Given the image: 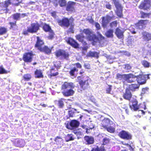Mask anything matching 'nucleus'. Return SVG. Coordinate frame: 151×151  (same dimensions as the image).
Masks as SVG:
<instances>
[{
  "mask_svg": "<svg viewBox=\"0 0 151 151\" xmlns=\"http://www.w3.org/2000/svg\"><path fill=\"white\" fill-rule=\"evenodd\" d=\"M52 47H49L47 45H44L40 51L47 55H50L52 53Z\"/></svg>",
  "mask_w": 151,
  "mask_h": 151,
  "instance_id": "4be33fe9",
  "label": "nucleus"
},
{
  "mask_svg": "<svg viewBox=\"0 0 151 151\" xmlns=\"http://www.w3.org/2000/svg\"><path fill=\"white\" fill-rule=\"evenodd\" d=\"M86 39L89 41H92L93 43H96L98 41V38L95 34L92 33L91 34L86 37Z\"/></svg>",
  "mask_w": 151,
  "mask_h": 151,
  "instance_id": "412c9836",
  "label": "nucleus"
},
{
  "mask_svg": "<svg viewBox=\"0 0 151 151\" xmlns=\"http://www.w3.org/2000/svg\"><path fill=\"white\" fill-rule=\"evenodd\" d=\"M110 125V121L108 119L103 120L101 123V126L102 129H105Z\"/></svg>",
  "mask_w": 151,
  "mask_h": 151,
  "instance_id": "a878e982",
  "label": "nucleus"
},
{
  "mask_svg": "<svg viewBox=\"0 0 151 151\" xmlns=\"http://www.w3.org/2000/svg\"><path fill=\"white\" fill-rule=\"evenodd\" d=\"M69 124L72 128H73L78 127L79 122L76 120H73L70 121Z\"/></svg>",
  "mask_w": 151,
  "mask_h": 151,
  "instance_id": "c756f323",
  "label": "nucleus"
},
{
  "mask_svg": "<svg viewBox=\"0 0 151 151\" xmlns=\"http://www.w3.org/2000/svg\"><path fill=\"white\" fill-rule=\"evenodd\" d=\"M7 29L6 28L4 27H0V35H3L6 33Z\"/></svg>",
  "mask_w": 151,
  "mask_h": 151,
  "instance_id": "ea45409f",
  "label": "nucleus"
},
{
  "mask_svg": "<svg viewBox=\"0 0 151 151\" xmlns=\"http://www.w3.org/2000/svg\"><path fill=\"white\" fill-rule=\"evenodd\" d=\"M108 87L106 89V91L107 93L110 94L112 86L111 85H108Z\"/></svg>",
  "mask_w": 151,
  "mask_h": 151,
  "instance_id": "6e6d98bb",
  "label": "nucleus"
},
{
  "mask_svg": "<svg viewBox=\"0 0 151 151\" xmlns=\"http://www.w3.org/2000/svg\"><path fill=\"white\" fill-rule=\"evenodd\" d=\"M84 140L87 142V144L90 145L94 142V139L93 137L88 136L84 137Z\"/></svg>",
  "mask_w": 151,
  "mask_h": 151,
  "instance_id": "bb28decb",
  "label": "nucleus"
},
{
  "mask_svg": "<svg viewBox=\"0 0 151 151\" xmlns=\"http://www.w3.org/2000/svg\"><path fill=\"white\" fill-rule=\"evenodd\" d=\"M55 55L57 58L65 59H68L69 56L68 51L61 49L56 50L55 52Z\"/></svg>",
  "mask_w": 151,
  "mask_h": 151,
  "instance_id": "0eeeda50",
  "label": "nucleus"
},
{
  "mask_svg": "<svg viewBox=\"0 0 151 151\" xmlns=\"http://www.w3.org/2000/svg\"><path fill=\"white\" fill-rule=\"evenodd\" d=\"M75 37L76 39L79 42L82 43H83V42H85L84 40L85 38V37L84 36L81 35L80 34H78L76 35L75 36Z\"/></svg>",
  "mask_w": 151,
  "mask_h": 151,
  "instance_id": "c9c22d12",
  "label": "nucleus"
},
{
  "mask_svg": "<svg viewBox=\"0 0 151 151\" xmlns=\"http://www.w3.org/2000/svg\"><path fill=\"white\" fill-rule=\"evenodd\" d=\"M51 16L54 18L56 17V12H53L51 13Z\"/></svg>",
  "mask_w": 151,
  "mask_h": 151,
  "instance_id": "69168bd1",
  "label": "nucleus"
},
{
  "mask_svg": "<svg viewBox=\"0 0 151 151\" xmlns=\"http://www.w3.org/2000/svg\"><path fill=\"white\" fill-rule=\"evenodd\" d=\"M148 88H143L142 91V94H144L147 93L148 92Z\"/></svg>",
  "mask_w": 151,
  "mask_h": 151,
  "instance_id": "13d9d810",
  "label": "nucleus"
},
{
  "mask_svg": "<svg viewBox=\"0 0 151 151\" xmlns=\"http://www.w3.org/2000/svg\"><path fill=\"white\" fill-rule=\"evenodd\" d=\"M132 96V94L129 89L126 88L125 93L123 94V97L124 99L129 101H130Z\"/></svg>",
  "mask_w": 151,
  "mask_h": 151,
  "instance_id": "5701e85b",
  "label": "nucleus"
},
{
  "mask_svg": "<svg viewBox=\"0 0 151 151\" xmlns=\"http://www.w3.org/2000/svg\"><path fill=\"white\" fill-rule=\"evenodd\" d=\"M142 64L145 68H148L150 66V63L146 60H143Z\"/></svg>",
  "mask_w": 151,
  "mask_h": 151,
  "instance_id": "a18cd8bd",
  "label": "nucleus"
},
{
  "mask_svg": "<svg viewBox=\"0 0 151 151\" xmlns=\"http://www.w3.org/2000/svg\"><path fill=\"white\" fill-rule=\"evenodd\" d=\"M76 4V2L72 1H69L66 6V10L68 12H72L75 11L74 6Z\"/></svg>",
  "mask_w": 151,
  "mask_h": 151,
  "instance_id": "f3484780",
  "label": "nucleus"
},
{
  "mask_svg": "<svg viewBox=\"0 0 151 151\" xmlns=\"http://www.w3.org/2000/svg\"><path fill=\"white\" fill-rule=\"evenodd\" d=\"M98 36L97 37L98 38V40H105V37H104L102 36V35L100 34L99 32L97 33Z\"/></svg>",
  "mask_w": 151,
  "mask_h": 151,
  "instance_id": "864d4df0",
  "label": "nucleus"
},
{
  "mask_svg": "<svg viewBox=\"0 0 151 151\" xmlns=\"http://www.w3.org/2000/svg\"><path fill=\"white\" fill-rule=\"evenodd\" d=\"M84 77H85L83 76H79L77 77L78 83L81 88V89H78V91L79 92L85 90L89 87L91 82L90 79L88 77L86 76L85 77V79L84 80Z\"/></svg>",
  "mask_w": 151,
  "mask_h": 151,
  "instance_id": "f03ea898",
  "label": "nucleus"
},
{
  "mask_svg": "<svg viewBox=\"0 0 151 151\" xmlns=\"http://www.w3.org/2000/svg\"><path fill=\"white\" fill-rule=\"evenodd\" d=\"M139 85L138 84H132L129 85L128 86V88H127L129 89V90L131 91H135L137 89H138Z\"/></svg>",
  "mask_w": 151,
  "mask_h": 151,
  "instance_id": "cd10ccee",
  "label": "nucleus"
},
{
  "mask_svg": "<svg viewBox=\"0 0 151 151\" xmlns=\"http://www.w3.org/2000/svg\"><path fill=\"white\" fill-rule=\"evenodd\" d=\"M138 111L141 112L142 115H144L145 114V112L143 110H139Z\"/></svg>",
  "mask_w": 151,
  "mask_h": 151,
  "instance_id": "774afa93",
  "label": "nucleus"
},
{
  "mask_svg": "<svg viewBox=\"0 0 151 151\" xmlns=\"http://www.w3.org/2000/svg\"><path fill=\"white\" fill-rule=\"evenodd\" d=\"M67 43L73 47L77 49L79 48V44L75 40L71 37H69L66 40Z\"/></svg>",
  "mask_w": 151,
  "mask_h": 151,
  "instance_id": "dca6fc26",
  "label": "nucleus"
},
{
  "mask_svg": "<svg viewBox=\"0 0 151 151\" xmlns=\"http://www.w3.org/2000/svg\"><path fill=\"white\" fill-rule=\"evenodd\" d=\"M112 1L116 8L115 12L116 15L119 18H122L123 17V8L121 5L119 3L118 0H112Z\"/></svg>",
  "mask_w": 151,
  "mask_h": 151,
  "instance_id": "6e6552de",
  "label": "nucleus"
},
{
  "mask_svg": "<svg viewBox=\"0 0 151 151\" xmlns=\"http://www.w3.org/2000/svg\"><path fill=\"white\" fill-rule=\"evenodd\" d=\"M59 3L61 7H63L66 6V1L65 0H59Z\"/></svg>",
  "mask_w": 151,
  "mask_h": 151,
  "instance_id": "09e8293b",
  "label": "nucleus"
},
{
  "mask_svg": "<svg viewBox=\"0 0 151 151\" xmlns=\"http://www.w3.org/2000/svg\"><path fill=\"white\" fill-rule=\"evenodd\" d=\"M142 37L144 41H149L151 40V33L145 31H143L142 33Z\"/></svg>",
  "mask_w": 151,
  "mask_h": 151,
  "instance_id": "aec40b11",
  "label": "nucleus"
},
{
  "mask_svg": "<svg viewBox=\"0 0 151 151\" xmlns=\"http://www.w3.org/2000/svg\"><path fill=\"white\" fill-rule=\"evenodd\" d=\"M102 147L101 148L98 146L95 145V147L92 149L91 151H102Z\"/></svg>",
  "mask_w": 151,
  "mask_h": 151,
  "instance_id": "8fccbe9b",
  "label": "nucleus"
},
{
  "mask_svg": "<svg viewBox=\"0 0 151 151\" xmlns=\"http://www.w3.org/2000/svg\"><path fill=\"white\" fill-rule=\"evenodd\" d=\"M70 27L69 28V29L68 32L69 33H73L74 32V30L73 29V27L74 26V24L73 22V24H70Z\"/></svg>",
  "mask_w": 151,
  "mask_h": 151,
  "instance_id": "5fc2aeb1",
  "label": "nucleus"
},
{
  "mask_svg": "<svg viewBox=\"0 0 151 151\" xmlns=\"http://www.w3.org/2000/svg\"><path fill=\"white\" fill-rule=\"evenodd\" d=\"M131 68L132 67L129 64H126L125 65L124 69L125 70H130Z\"/></svg>",
  "mask_w": 151,
  "mask_h": 151,
  "instance_id": "bf43d9fd",
  "label": "nucleus"
},
{
  "mask_svg": "<svg viewBox=\"0 0 151 151\" xmlns=\"http://www.w3.org/2000/svg\"><path fill=\"white\" fill-rule=\"evenodd\" d=\"M110 140V139L106 137L104 138L102 140V145H107L109 143Z\"/></svg>",
  "mask_w": 151,
  "mask_h": 151,
  "instance_id": "79ce46f5",
  "label": "nucleus"
},
{
  "mask_svg": "<svg viewBox=\"0 0 151 151\" xmlns=\"http://www.w3.org/2000/svg\"><path fill=\"white\" fill-rule=\"evenodd\" d=\"M132 105L130 106V107L132 110L137 111L141 109L138 105V101L136 99H133L131 100Z\"/></svg>",
  "mask_w": 151,
  "mask_h": 151,
  "instance_id": "6ab92c4d",
  "label": "nucleus"
},
{
  "mask_svg": "<svg viewBox=\"0 0 151 151\" xmlns=\"http://www.w3.org/2000/svg\"><path fill=\"white\" fill-rule=\"evenodd\" d=\"M113 30L112 29H109L105 33V36L108 38H112L114 37Z\"/></svg>",
  "mask_w": 151,
  "mask_h": 151,
  "instance_id": "72a5a7b5",
  "label": "nucleus"
},
{
  "mask_svg": "<svg viewBox=\"0 0 151 151\" xmlns=\"http://www.w3.org/2000/svg\"><path fill=\"white\" fill-rule=\"evenodd\" d=\"M8 73V71L4 68L2 65L0 66V74H6Z\"/></svg>",
  "mask_w": 151,
  "mask_h": 151,
  "instance_id": "3c124183",
  "label": "nucleus"
},
{
  "mask_svg": "<svg viewBox=\"0 0 151 151\" xmlns=\"http://www.w3.org/2000/svg\"><path fill=\"white\" fill-rule=\"evenodd\" d=\"M75 86L73 83L65 82L61 87V93L65 97H68L73 95L75 91L73 90Z\"/></svg>",
  "mask_w": 151,
  "mask_h": 151,
  "instance_id": "f257e3e1",
  "label": "nucleus"
},
{
  "mask_svg": "<svg viewBox=\"0 0 151 151\" xmlns=\"http://www.w3.org/2000/svg\"><path fill=\"white\" fill-rule=\"evenodd\" d=\"M149 23L148 20H140L135 24V25L137 29H143L146 27L147 25Z\"/></svg>",
  "mask_w": 151,
  "mask_h": 151,
  "instance_id": "f8f14e48",
  "label": "nucleus"
},
{
  "mask_svg": "<svg viewBox=\"0 0 151 151\" xmlns=\"http://www.w3.org/2000/svg\"><path fill=\"white\" fill-rule=\"evenodd\" d=\"M151 7V0H144L141 3L138 8L141 9L147 10L150 9Z\"/></svg>",
  "mask_w": 151,
  "mask_h": 151,
  "instance_id": "9d476101",
  "label": "nucleus"
},
{
  "mask_svg": "<svg viewBox=\"0 0 151 151\" xmlns=\"http://www.w3.org/2000/svg\"><path fill=\"white\" fill-rule=\"evenodd\" d=\"M40 25L38 22L33 23L31 24L30 26L27 27V29L23 31L22 34L27 35L28 33H36L40 29Z\"/></svg>",
  "mask_w": 151,
  "mask_h": 151,
  "instance_id": "39448f33",
  "label": "nucleus"
},
{
  "mask_svg": "<svg viewBox=\"0 0 151 151\" xmlns=\"http://www.w3.org/2000/svg\"><path fill=\"white\" fill-rule=\"evenodd\" d=\"M117 22L116 20L114 21L110 24V26L111 28L115 27H117Z\"/></svg>",
  "mask_w": 151,
  "mask_h": 151,
  "instance_id": "603ef678",
  "label": "nucleus"
},
{
  "mask_svg": "<svg viewBox=\"0 0 151 151\" xmlns=\"http://www.w3.org/2000/svg\"><path fill=\"white\" fill-rule=\"evenodd\" d=\"M74 110H70L68 111V115L69 117H74L76 116V114L77 113H79V112H77L76 109H74Z\"/></svg>",
  "mask_w": 151,
  "mask_h": 151,
  "instance_id": "f704fd0d",
  "label": "nucleus"
},
{
  "mask_svg": "<svg viewBox=\"0 0 151 151\" xmlns=\"http://www.w3.org/2000/svg\"><path fill=\"white\" fill-rule=\"evenodd\" d=\"M84 67L87 69H90V65L89 64H85L84 65Z\"/></svg>",
  "mask_w": 151,
  "mask_h": 151,
  "instance_id": "e2e57ef3",
  "label": "nucleus"
},
{
  "mask_svg": "<svg viewBox=\"0 0 151 151\" xmlns=\"http://www.w3.org/2000/svg\"><path fill=\"white\" fill-rule=\"evenodd\" d=\"M74 138H73L72 134H68L65 138V141L68 142L69 141L73 140Z\"/></svg>",
  "mask_w": 151,
  "mask_h": 151,
  "instance_id": "de8ad7c7",
  "label": "nucleus"
},
{
  "mask_svg": "<svg viewBox=\"0 0 151 151\" xmlns=\"http://www.w3.org/2000/svg\"><path fill=\"white\" fill-rule=\"evenodd\" d=\"M133 76L132 73L122 74L118 73L116 74V78L118 80L122 81L124 82L126 81L128 83H131L135 81L134 80L131 79Z\"/></svg>",
  "mask_w": 151,
  "mask_h": 151,
  "instance_id": "20e7f679",
  "label": "nucleus"
},
{
  "mask_svg": "<svg viewBox=\"0 0 151 151\" xmlns=\"http://www.w3.org/2000/svg\"><path fill=\"white\" fill-rule=\"evenodd\" d=\"M49 34L47 37V38L49 40H52L53 38L54 37L55 33L53 32V30H52L50 31H49Z\"/></svg>",
  "mask_w": 151,
  "mask_h": 151,
  "instance_id": "c03bdc74",
  "label": "nucleus"
},
{
  "mask_svg": "<svg viewBox=\"0 0 151 151\" xmlns=\"http://www.w3.org/2000/svg\"><path fill=\"white\" fill-rule=\"evenodd\" d=\"M72 65L74 67L70 69L69 73L71 76H74L75 75V73L77 72L78 71V68L81 69L82 66L79 63H77L73 64Z\"/></svg>",
  "mask_w": 151,
  "mask_h": 151,
  "instance_id": "ddd939ff",
  "label": "nucleus"
},
{
  "mask_svg": "<svg viewBox=\"0 0 151 151\" xmlns=\"http://www.w3.org/2000/svg\"><path fill=\"white\" fill-rule=\"evenodd\" d=\"M11 4V0H6L4 2L0 3V6L3 9L2 10L4 11L5 10L6 13H7L9 10L7 8Z\"/></svg>",
  "mask_w": 151,
  "mask_h": 151,
  "instance_id": "a211bd4d",
  "label": "nucleus"
},
{
  "mask_svg": "<svg viewBox=\"0 0 151 151\" xmlns=\"http://www.w3.org/2000/svg\"><path fill=\"white\" fill-rule=\"evenodd\" d=\"M34 55L32 51L24 53L22 57V59L24 62L29 63L32 62Z\"/></svg>",
  "mask_w": 151,
  "mask_h": 151,
  "instance_id": "9b49d317",
  "label": "nucleus"
},
{
  "mask_svg": "<svg viewBox=\"0 0 151 151\" xmlns=\"http://www.w3.org/2000/svg\"><path fill=\"white\" fill-rule=\"evenodd\" d=\"M54 141L57 145H63V139L60 137H56L55 138Z\"/></svg>",
  "mask_w": 151,
  "mask_h": 151,
  "instance_id": "2f4dec72",
  "label": "nucleus"
},
{
  "mask_svg": "<svg viewBox=\"0 0 151 151\" xmlns=\"http://www.w3.org/2000/svg\"><path fill=\"white\" fill-rule=\"evenodd\" d=\"M99 53L96 52L89 51L87 54L86 56L88 57H93L96 58H99Z\"/></svg>",
  "mask_w": 151,
  "mask_h": 151,
  "instance_id": "c85d7f7f",
  "label": "nucleus"
},
{
  "mask_svg": "<svg viewBox=\"0 0 151 151\" xmlns=\"http://www.w3.org/2000/svg\"><path fill=\"white\" fill-rule=\"evenodd\" d=\"M87 20L89 23L91 24H93L94 22V21L92 17H91L90 19H88Z\"/></svg>",
  "mask_w": 151,
  "mask_h": 151,
  "instance_id": "0e129e2a",
  "label": "nucleus"
},
{
  "mask_svg": "<svg viewBox=\"0 0 151 151\" xmlns=\"http://www.w3.org/2000/svg\"><path fill=\"white\" fill-rule=\"evenodd\" d=\"M124 32L119 27H117L115 29V34L119 39H123L124 36Z\"/></svg>",
  "mask_w": 151,
  "mask_h": 151,
  "instance_id": "b1692460",
  "label": "nucleus"
},
{
  "mask_svg": "<svg viewBox=\"0 0 151 151\" xmlns=\"http://www.w3.org/2000/svg\"><path fill=\"white\" fill-rule=\"evenodd\" d=\"M118 136L121 138L126 140H130L132 139V135L128 132L122 130L119 132Z\"/></svg>",
  "mask_w": 151,
  "mask_h": 151,
  "instance_id": "2eb2a0df",
  "label": "nucleus"
},
{
  "mask_svg": "<svg viewBox=\"0 0 151 151\" xmlns=\"http://www.w3.org/2000/svg\"><path fill=\"white\" fill-rule=\"evenodd\" d=\"M64 100L65 99L63 98H61L58 100V104L59 108H62L64 106Z\"/></svg>",
  "mask_w": 151,
  "mask_h": 151,
  "instance_id": "4c0bfd02",
  "label": "nucleus"
},
{
  "mask_svg": "<svg viewBox=\"0 0 151 151\" xmlns=\"http://www.w3.org/2000/svg\"><path fill=\"white\" fill-rule=\"evenodd\" d=\"M35 77L37 78H43V75L41 71L40 70H36L35 72Z\"/></svg>",
  "mask_w": 151,
  "mask_h": 151,
  "instance_id": "473e14b6",
  "label": "nucleus"
},
{
  "mask_svg": "<svg viewBox=\"0 0 151 151\" xmlns=\"http://www.w3.org/2000/svg\"><path fill=\"white\" fill-rule=\"evenodd\" d=\"M140 17L141 18H149L150 16L151 15V13H145L142 11H140Z\"/></svg>",
  "mask_w": 151,
  "mask_h": 151,
  "instance_id": "7c9ffc66",
  "label": "nucleus"
},
{
  "mask_svg": "<svg viewBox=\"0 0 151 151\" xmlns=\"http://www.w3.org/2000/svg\"><path fill=\"white\" fill-rule=\"evenodd\" d=\"M74 19L72 17L68 18L66 17H63L61 19H59L57 20V22L58 25L62 27L68 28L70 24H73Z\"/></svg>",
  "mask_w": 151,
  "mask_h": 151,
  "instance_id": "7ed1b4c3",
  "label": "nucleus"
},
{
  "mask_svg": "<svg viewBox=\"0 0 151 151\" xmlns=\"http://www.w3.org/2000/svg\"><path fill=\"white\" fill-rule=\"evenodd\" d=\"M109 132L111 133H113L115 131V129L112 127H107L106 128L104 129Z\"/></svg>",
  "mask_w": 151,
  "mask_h": 151,
  "instance_id": "49530a36",
  "label": "nucleus"
},
{
  "mask_svg": "<svg viewBox=\"0 0 151 151\" xmlns=\"http://www.w3.org/2000/svg\"><path fill=\"white\" fill-rule=\"evenodd\" d=\"M23 78L24 81H28L31 79L32 76L30 74L27 73L24 74L23 76Z\"/></svg>",
  "mask_w": 151,
  "mask_h": 151,
  "instance_id": "58836bf2",
  "label": "nucleus"
},
{
  "mask_svg": "<svg viewBox=\"0 0 151 151\" xmlns=\"http://www.w3.org/2000/svg\"><path fill=\"white\" fill-rule=\"evenodd\" d=\"M36 38L37 40L34 45V47L40 51L45 44L44 42L39 36H37Z\"/></svg>",
  "mask_w": 151,
  "mask_h": 151,
  "instance_id": "4468645a",
  "label": "nucleus"
},
{
  "mask_svg": "<svg viewBox=\"0 0 151 151\" xmlns=\"http://www.w3.org/2000/svg\"><path fill=\"white\" fill-rule=\"evenodd\" d=\"M14 1H17L18 2L17 3L14 4L15 6H18L20 3V2L19 1V0H14Z\"/></svg>",
  "mask_w": 151,
  "mask_h": 151,
  "instance_id": "338daca9",
  "label": "nucleus"
},
{
  "mask_svg": "<svg viewBox=\"0 0 151 151\" xmlns=\"http://www.w3.org/2000/svg\"><path fill=\"white\" fill-rule=\"evenodd\" d=\"M54 69L53 68H52L51 70V73L50 75V77H51L52 76H55L58 74V72H57L55 73H52V70H54Z\"/></svg>",
  "mask_w": 151,
  "mask_h": 151,
  "instance_id": "4d7b16f0",
  "label": "nucleus"
},
{
  "mask_svg": "<svg viewBox=\"0 0 151 151\" xmlns=\"http://www.w3.org/2000/svg\"><path fill=\"white\" fill-rule=\"evenodd\" d=\"M9 24L10 25V29L14 30L17 27L16 21H14V22H10L9 23Z\"/></svg>",
  "mask_w": 151,
  "mask_h": 151,
  "instance_id": "e433bc0d",
  "label": "nucleus"
},
{
  "mask_svg": "<svg viewBox=\"0 0 151 151\" xmlns=\"http://www.w3.org/2000/svg\"><path fill=\"white\" fill-rule=\"evenodd\" d=\"M83 32L87 36L90 35V34H91L92 32L91 29L88 28L84 29L83 31Z\"/></svg>",
  "mask_w": 151,
  "mask_h": 151,
  "instance_id": "37998d69",
  "label": "nucleus"
},
{
  "mask_svg": "<svg viewBox=\"0 0 151 151\" xmlns=\"http://www.w3.org/2000/svg\"><path fill=\"white\" fill-rule=\"evenodd\" d=\"M150 74H141L136 76L133 74L134 77L131 78V79L134 80L135 81L136 80L139 85H142L146 83L147 81L150 78Z\"/></svg>",
  "mask_w": 151,
  "mask_h": 151,
  "instance_id": "423d86ee",
  "label": "nucleus"
},
{
  "mask_svg": "<svg viewBox=\"0 0 151 151\" xmlns=\"http://www.w3.org/2000/svg\"><path fill=\"white\" fill-rule=\"evenodd\" d=\"M110 12L112 13L113 15L112 16H110L108 15H106V16L102 17H101V25L104 28H106L109 21L112 19L114 17V16H113V12L111 11Z\"/></svg>",
  "mask_w": 151,
  "mask_h": 151,
  "instance_id": "1a4fd4ad",
  "label": "nucleus"
},
{
  "mask_svg": "<svg viewBox=\"0 0 151 151\" xmlns=\"http://www.w3.org/2000/svg\"><path fill=\"white\" fill-rule=\"evenodd\" d=\"M106 7L109 10L111 9V5L109 3H108L107 4H106L105 5Z\"/></svg>",
  "mask_w": 151,
  "mask_h": 151,
  "instance_id": "680f3d73",
  "label": "nucleus"
},
{
  "mask_svg": "<svg viewBox=\"0 0 151 151\" xmlns=\"http://www.w3.org/2000/svg\"><path fill=\"white\" fill-rule=\"evenodd\" d=\"M95 26L97 30H99L101 29L100 25L98 22H96L95 23Z\"/></svg>",
  "mask_w": 151,
  "mask_h": 151,
  "instance_id": "052dcab7",
  "label": "nucleus"
},
{
  "mask_svg": "<svg viewBox=\"0 0 151 151\" xmlns=\"http://www.w3.org/2000/svg\"><path fill=\"white\" fill-rule=\"evenodd\" d=\"M41 25L43 30L45 32H49L52 30L51 27L46 23L42 22Z\"/></svg>",
  "mask_w": 151,
  "mask_h": 151,
  "instance_id": "393cba45",
  "label": "nucleus"
},
{
  "mask_svg": "<svg viewBox=\"0 0 151 151\" xmlns=\"http://www.w3.org/2000/svg\"><path fill=\"white\" fill-rule=\"evenodd\" d=\"M21 14L19 13H16L12 15V17L14 19L17 21L20 19Z\"/></svg>",
  "mask_w": 151,
  "mask_h": 151,
  "instance_id": "a19ab883",
  "label": "nucleus"
}]
</instances>
